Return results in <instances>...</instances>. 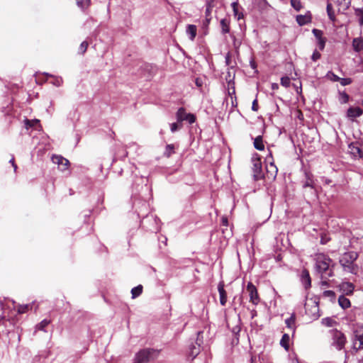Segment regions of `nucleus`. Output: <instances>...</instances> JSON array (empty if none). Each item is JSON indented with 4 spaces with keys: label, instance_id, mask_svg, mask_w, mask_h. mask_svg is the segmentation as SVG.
Here are the masks:
<instances>
[{
    "label": "nucleus",
    "instance_id": "1",
    "mask_svg": "<svg viewBox=\"0 0 363 363\" xmlns=\"http://www.w3.org/2000/svg\"><path fill=\"white\" fill-rule=\"evenodd\" d=\"M160 219L152 214H146L140 220V226L146 231L157 233L160 229Z\"/></svg>",
    "mask_w": 363,
    "mask_h": 363
},
{
    "label": "nucleus",
    "instance_id": "2",
    "mask_svg": "<svg viewBox=\"0 0 363 363\" xmlns=\"http://www.w3.org/2000/svg\"><path fill=\"white\" fill-rule=\"evenodd\" d=\"M332 263V259L328 255L323 253L316 255L315 267L317 272L321 274V279H323V274L330 269Z\"/></svg>",
    "mask_w": 363,
    "mask_h": 363
},
{
    "label": "nucleus",
    "instance_id": "3",
    "mask_svg": "<svg viewBox=\"0 0 363 363\" xmlns=\"http://www.w3.org/2000/svg\"><path fill=\"white\" fill-rule=\"evenodd\" d=\"M133 208L134 213H136L138 218L141 220L149 213V205L145 200L141 199L139 197L134 196L133 198Z\"/></svg>",
    "mask_w": 363,
    "mask_h": 363
},
{
    "label": "nucleus",
    "instance_id": "4",
    "mask_svg": "<svg viewBox=\"0 0 363 363\" xmlns=\"http://www.w3.org/2000/svg\"><path fill=\"white\" fill-rule=\"evenodd\" d=\"M155 352L154 349L145 348L139 350L134 357V363H147Z\"/></svg>",
    "mask_w": 363,
    "mask_h": 363
},
{
    "label": "nucleus",
    "instance_id": "5",
    "mask_svg": "<svg viewBox=\"0 0 363 363\" xmlns=\"http://www.w3.org/2000/svg\"><path fill=\"white\" fill-rule=\"evenodd\" d=\"M176 118L179 123L187 121L189 124H193L196 122V116L191 113H187L184 108H179L176 113Z\"/></svg>",
    "mask_w": 363,
    "mask_h": 363
},
{
    "label": "nucleus",
    "instance_id": "6",
    "mask_svg": "<svg viewBox=\"0 0 363 363\" xmlns=\"http://www.w3.org/2000/svg\"><path fill=\"white\" fill-rule=\"evenodd\" d=\"M331 333L333 340V345L338 350H341L342 349H343L346 343L345 335L342 332L337 330V329L332 330Z\"/></svg>",
    "mask_w": 363,
    "mask_h": 363
},
{
    "label": "nucleus",
    "instance_id": "7",
    "mask_svg": "<svg viewBox=\"0 0 363 363\" xmlns=\"http://www.w3.org/2000/svg\"><path fill=\"white\" fill-rule=\"evenodd\" d=\"M358 256V253L354 251L345 252L340 259V264L342 267H345L349 264H354Z\"/></svg>",
    "mask_w": 363,
    "mask_h": 363
},
{
    "label": "nucleus",
    "instance_id": "8",
    "mask_svg": "<svg viewBox=\"0 0 363 363\" xmlns=\"http://www.w3.org/2000/svg\"><path fill=\"white\" fill-rule=\"evenodd\" d=\"M348 151L354 160L363 158V150L358 142H352L348 145Z\"/></svg>",
    "mask_w": 363,
    "mask_h": 363
},
{
    "label": "nucleus",
    "instance_id": "9",
    "mask_svg": "<svg viewBox=\"0 0 363 363\" xmlns=\"http://www.w3.org/2000/svg\"><path fill=\"white\" fill-rule=\"evenodd\" d=\"M253 162V177L255 181H258L264 177V174L262 170V165L260 159H252Z\"/></svg>",
    "mask_w": 363,
    "mask_h": 363
},
{
    "label": "nucleus",
    "instance_id": "10",
    "mask_svg": "<svg viewBox=\"0 0 363 363\" xmlns=\"http://www.w3.org/2000/svg\"><path fill=\"white\" fill-rule=\"evenodd\" d=\"M320 188L318 185L302 188L303 194L306 199L315 201L318 197V194Z\"/></svg>",
    "mask_w": 363,
    "mask_h": 363
},
{
    "label": "nucleus",
    "instance_id": "11",
    "mask_svg": "<svg viewBox=\"0 0 363 363\" xmlns=\"http://www.w3.org/2000/svg\"><path fill=\"white\" fill-rule=\"evenodd\" d=\"M246 290L249 293L250 301L254 305H257L260 299L255 286L252 282H249L247 285Z\"/></svg>",
    "mask_w": 363,
    "mask_h": 363
},
{
    "label": "nucleus",
    "instance_id": "12",
    "mask_svg": "<svg viewBox=\"0 0 363 363\" xmlns=\"http://www.w3.org/2000/svg\"><path fill=\"white\" fill-rule=\"evenodd\" d=\"M363 114V109L359 106H350L346 112V117L350 121L354 122L355 118L360 117Z\"/></svg>",
    "mask_w": 363,
    "mask_h": 363
},
{
    "label": "nucleus",
    "instance_id": "13",
    "mask_svg": "<svg viewBox=\"0 0 363 363\" xmlns=\"http://www.w3.org/2000/svg\"><path fill=\"white\" fill-rule=\"evenodd\" d=\"M302 188L318 185L317 180L315 179L314 175L309 171H304V177L301 182Z\"/></svg>",
    "mask_w": 363,
    "mask_h": 363
},
{
    "label": "nucleus",
    "instance_id": "14",
    "mask_svg": "<svg viewBox=\"0 0 363 363\" xmlns=\"http://www.w3.org/2000/svg\"><path fill=\"white\" fill-rule=\"evenodd\" d=\"M53 163L58 164L61 171H65L69 165V161L62 155H53L51 157Z\"/></svg>",
    "mask_w": 363,
    "mask_h": 363
},
{
    "label": "nucleus",
    "instance_id": "15",
    "mask_svg": "<svg viewBox=\"0 0 363 363\" xmlns=\"http://www.w3.org/2000/svg\"><path fill=\"white\" fill-rule=\"evenodd\" d=\"M312 33L317 40V45L320 50H323L327 41L326 38L323 37V32L321 30L313 28Z\"/></svg>",
    "mask_w": 363,
    "mask_h": 363
},
{
    "label": "nucleus",
    "instance_id": "16",
    "mask_svg": "<svg viewBox=\"0 0 363 363\" xmlns=\"http://www.w3.org/2000/svg\"><path fill=\"white\" fill-rule=\"evenodd\" d=\"M340 291L346 296H351L354 293V285L349 281H344L337 286Z\"/></svg>",
    "mask_w": 363,
    "mask_h": 363
},
{
    "label": "nucleus",
    "instance_id": "17",
    "mask_svg": "<svg viewBox=\"0 0 363 363\" xmlns=\"http://www.w3.org/2000/svg\"><path fill=\"white\" fill-rule=\"evenodd\" d=\"M301 281L306 290H308L311 286V278L309 272L304 269L301 274Z\"/></svg>",
    "mask_w": 363,
    "mask_h": 363
},
{
    "label": "nucleus",
    "instance_id": "18",
    "mask_svg": "<svg viewBox=\"0 0 363 363\" xmlns=\"http://www.w3.org/2000/svg\"><path fill=\"white\" fill-rule=\"evenodd\" d=\"M267 177L269 179H275L277 175L278 169L273 162L266 167Z\"/></svg>",
    "mask_w": 363,
    "mask_h": 363
},
{
    "label": "nucleus",
    "instance_id": "19",
    "mask_svg": "<svg viewBox=\"0 0 363 363\" xmlns=\"http://www.w3.org/2000/svg\"><path fill=\"white\" fill-rule=\"evenodd\" d=\"M218 290L220 296V303L221 306H225L227 302V293L224 289L223 282H220L218 286Z\"/></svg>",
    "mask_w": 363,
    "mask_h": 363
},
{
    "label": "nucleus",
    "instance_id": "20",
    "mask_svg": "<svg viewBox=\"0 0 363 363\" xmlns=\"http://www.w3.org/2000/svg\"><path fill=\"white\" fill-rule=\"evenodd\" d=\"M296 314L293 313L291 316L285 320L286 325L288 328L292 330V335H294L296 331V326H295V322H296Z\"/></svg>",
    "mask_w": 363,
    "mask_h": 363
},
{
    "label": "nucleus",
    "instance_id": "21",
    "mask_svg": "<svg viewBox=\"0 0 363 363\" xmlns=\"http://www.w3.org/2000/svg\"><path fill=\"white\" fill-rule=\"evenodd\" d=\"M231 7L233 9V15L235 18H237L238 21H240V19L244 18V14L242 12L239 11V3L238 1H233L231 4Z\"/></svg>",
    "mask_w": 363,
    "mask_h": 363
},
{
    "label": "nucleus",
    "instance_id": "22",
    "mask_svg": "<svg viewBox=\"0 0 363 363\" xmlns=\"http://www.w3.org/2000/svg\"><path fill=\"white\" fill-rule=\"evenodd\" d=\"M352 48L354 52H360L363 50V39L355 38L352 40Z\"/></svg>",
    "mask_w": 363,
    "mask_h": 363
},
{
    "label": "nucleus",
    "instance_id": "23",
    "mask_svg": "<svg viewBox=\"0 0 363 363\" xmlns=\"http://www.w3.org/2000/svg\"><path fill=\"white\" fill-rule=\"evenodd\" d=\"M128 156V152L126 149L122 148L121 150H118L114 153V156L113 158V162H115L117 160H123Z\"/></svg>",
    "mask_w": 363,
    "mask_h": 363
},
{
    "label": "nucleus",
    "instance_id": "24",
    "mask_svg": "<svg viewBox=\"0 0 363 363\" xmlns=\"http://www.w3.org/2000/svg\"><path fill=\"white\" fill-rule=\"evenodd\" d=\"M186 33L189 35V38L191 40H194L196 36L197 28L195 25L189 24L186 26Z\"/></svg>",
    "mask_w": 363,
    "mask_h": 363
},
{
    "label": "nucleus",
    "instance_id": "25",
    "mask_svg": "<svg viewBox=\"0 0 363 363\" xmlns=\"http://www.w3.org/2000/svg\"><path fill=\"white\" fill-rule=\"evenodd\" d=\"M339 306L342 309H347L351 306V302L349 298H346L344 295H340L338 298Z\"/></svg>",
    "mask_w": 363,
    "mask_h": 363
},
{
    "label": "nucleus",
    "instance_id": "26",
    "mask_svg": "<svg viewBox=\"0 0 363 363\" xmlns=\"http://www.w3.org/2000/svg\"><path fill=\"white\" fill-rule=\"evenodd\" d=\"M220 25L221 27V33L223 34H226L230 33V20L225 18H222L220 21Z\"/></svg>",
    "mask_w": 363,
    "mask_h": 363
},
{
    "label": "nucleus",
    "instance_id": "27",
    "mask_svg": "<svg viewBox=\"0 0 363 363\" xmlns=\"http://www.w3.org/2000/svg\"><path fill=\"white\" fill-rule=\"evenodd\" d=\"M35 304V301H33L30 303L27 304H23V305H18L17 308V314H23L29 310H31L33 308V306Z\"/></svg>",
    "mask_w": 363,
    "mask_h": 363
},
{
    "label": "nucleus",
    "instance_id": "28",
    "mask_svg": "<svg viewBox=\"0 0 363 363\" xmlns=\"http://www.w3.org/2000/svg\"><path fill=\"white\" fill-rule=\"evenodd\" d=\"M201 346L196 345L193 342L189 346V355L194 359L200 353Z\"/></svg>",
    "mask_w": 363,
    "mask_h": 363
},
{
    "label": "nucleus",
    "instance_id": "29",
    "mask_svg": "<svg viewBox=\"0 0 363 363\" xmlns=\"http://www.w3.org/2000/svg\"><path fill=\"white\" fill-rule=\"evenodd\" d=\"M297 23L302 26L306 25L311 21V16H308L306 15H297L296 18Z\"/></svg>",
    "mask_w": 363,
    "mask_h": 363
},
{
    "label": "nucleus",
    "instance_id": "30",
    "mask_svg": "<svg viewBox=\"0 0 363 363\" xmlns=\"http://www.w3.org/2000/svg\"><path fill=\"white\" fill-rule=\"evenodd\" d=\"M290 336L287 333H284L280 340V345L286 350H289L290 347Z\"/></svg>",
    "mask_w": 363,
    "mask_h": 363
},
{
    "label": "nucleus",
    "instance_id": "31",
    "mask_svg": "<svg viewBox=\"0 0 363 363\" xmlns=\"http://www.w3.org/2000/svg\"><path fill=\"white\" fill-rule=\"evenodd\" d=\"M254 147L257 150H264V145L263 143L262 136L258 135L254 139Z\"/></svg>",
    "mask_w": 363,
    "mask_h": 363
},
{
    "label": "nucleus",
    "instance_id": "32",
    "mask_svg": "<svg viewBox=\"0 0 363 363\" xmlns=\"http://www.w3.org/2000/svg\"><path fill=\"white\" fill-rule=\"evenodd\" d=\"M43 74L46 77V79L48 77H52V78H54V80L51 82L54 86L59 87V86H60L62 85V77H55V76H54V75H52L51 74H49L48 72H44V73H43Z\"/></svg>",
    "mask_w": 363,
    "mask_h": 363
},
{
    "label": "nucleus",
    "instance_id": "33",
    "mask_svg": "<svg viewBox=\"0 0 363 363\" xmlns=\"http://www.w3.org/2000/svg\"><path fill=\"white\" fill-rule=\"evenodd\" d=\"M327 14L328 18L332 21H335L336 17L331 3L328 2L326 6Z\"/></svg>",
    "mask_w": 363,
    "mask_h": 363
},
{
    "label": "nucleus",
    "instance_id": "34",
    "mask_svg": "<svg viewBox=\"0 0 363 363\" xmlns=\"http://www.w3.org/2000/svg\"><path fill=\"white\" fill-rule=\"evenodd\" d=\"M50 323V320L48 319H44L40 323L36 325L35 328L38 330H42L44 332H46L45 328L48 326V325Z\"/></svg>",
    "mask_w": 363,
    "mask_h": 363
},
{
    "label": "nucleus",
    "instance_id": "35",
    "mask_svg": "<svg viewBox=\"0 0 363 363\" xmlns=\"http://www.w3.org/2000/svg\"><path fill=\"white\" fill-rule=\"evenodd\" d=\"M354 14L358 18V23L360 26H363V8L354 9Z\"/></svg>",
    "mask_w": 363,
    "mask_h": 363
},
{
    "label": "nucleus",
    "instance_id": "36",
    "mask_svg": "<svg viewBox=\"0 0 363 363\" xmlns=\"http://www.w3.org/2000/svg\"><path fill=\"white\" fill-rule=\"evenodd\" d=\"M142 292H143V286L142 285L140 284L135 287H133L131 289L132 298H135L138 297L142 294Z\"/></svg>",
    "mask_w": 363,
    "mask_h": 363
},
{
    "label": "nucleus",
    "instance_id": "37",
    "mask_svg": "<svg viewBox=\"0 0 363 363\" xmlns=\"http://www.w3.org/2000/svg\"><path fill=\"white\" fill-rule=\"evenodd\" d=\"M339 101L340 104H344L349 102L350 97L345 91H339Z\"/></svg>",
    "mask_w": 363,
    "mask_h": 363
},
{
    "label": "nucleus",
    "instance_id": "38",
    "mask_svg": "<svg viewBox=\"0 0 363 363\" xmlns=\"http://www.w3.org/2000/svg\"><path fill=\"white\" fill-rule=\"evenodd\" d=\"M323 296L326 298H329L331 302L335 301L336 294L333 291L326 290L323 293Z\"/></svg>",
    "mask_w": 363,
    "mask_h": 363
},
{
    "label": "nucleus",
    "instance_id": "39",
    "mask_svg": "<svg viewBox=\"0 0 363 363\" xmlns=\"http://www.w3.org/2000/svg\"><path fill=\"white\" fill-rule=\"evenodd\" d=\"M321 323L323 325L327 327H333L335 324L337 323L335 320L330 317L323 318Z\"/></svg>",
    "mask_w": 363,
    "mask_h": 363
},
{
    "label": "nucleus",
    "instance_id": "40",
    "mask_svg": "<svg viewBox=\"0 0 363 363\" xmlns=\"http://www.w3.org/2000/svg\"><path fill=\"white\" fill-rule=\"evenodd\" d=\"M174 152V146L172 144H169L166 145L165 151L164 155L169 157Z\"/></svg>",
    "mask_w": 363,
    "mask_h": 363
},
{
    "label": "nucleus",
    "instance_id": "41",
    "mask_svg": "<svg viewBox=\"0 0 363 363\" xmlns=\"http://www.w3.org/2000/svg\"><path fill=\"white\" fill-rule=\"evenodd\" d=\"M345 271L349 272L351 274H355L357 273V270L358 269V267L355 264H349L346 266L345 267H342Z\"/></svg>",
    "mask_w": 363,
    "mask_h": 363
},
{
    "label": "nucleus",
    "instance_id": "42",
    "mask_svg": "<svg viewBox=\"0 0 363 363\" xmlns=\"http://www.w3.org/2000/svg\"><path fill=\"white\" fill-rule=\"evenodd\" d=\"M326 77L331 80L332 82H339L340 81V77L335 74L332 71H328Z\"/></svg>",
    "mask_w": 363,
    "mask_h": 363
},
{
    "label": "nucleus",
    "instance_id": "43",
    "mask_svg": "<svg viewBox=\"0 0 363 363\" xmlns=\"http://www.w3.org/2000/svg\"><path fill=\"white\" fill-rule=\"evenodd\" d=\"M291 5L296 11H299L302 8L300 0H291Z\"/></svg>",
    "mask_w": 363,
    "mask_h": 363
},
{
    "label": "nucleus",
    "instance_id": "44",
    "mask_svg": "<svg viewBox=\"0 0 363 363\" xmlns=\"http://www.w3.org/2000/svg\"><path fill=\"white\" fill-rule=\"evenodd\" d=\"M182 123H179L177 121V122L172 123L170 124V130L172 133H174V132L179 130V129L182 128Z\"/></svg>",
    "mask_w": 363,
    "mask_h": 363
},
{
    "label": "nucleus",
    "instance_id": "45",
    "mask_svg": "<svg viewBox=\"0 0 363 363\" xmlns=\"http://www.w3.org/2000/svg\"><path fill=\"white\" fill-rule=\"evenodd\" d=\"M88 46L89 43H87V41H83L79 45V53L82 55L84 54L87 50Z\"/></svg>",
    "mask_w": 363,
    "mask_h": 363
},
{
    "label": "nucleus",
    "instance_id": "46",
    "mask_svg": "<svg viewBox=\"0 0 363 363\" xmlns=\"http://www.w3.org/2000/svg\"><path fill=\"white\" fill-rule=\"evenodd\" d=\"M77 4L79 7L82 8V9H84L89 6L90 0H78L77 1Z\"/></svg>",
    "mask_w": 363,
    "mask_h": 363
},
{
    "label": "nucleus",
    "instance_id": "47",
    "mask_svg": "<svg viewBox=\"0 0 363 363\" xmlns=\"http://www.w3.org/2000/svg\"><path fill=\"white\" fill-rule=\"evenodd\" d=\"M291 84L290 78L287 76L281 78V84L284 87H289Z\"/></svg>",
    "mask_w": 363,
    "mask_h": 363
},
{
    "label": "nucleus",
    "instance_id": "48",
    "mask_svg": "<svg viewBox=\"0 0 363 363\" xmlns=\"http://www.w3.org/2000/svg\"><path fill=\"white\" fill-rule=\"evenodd\" d=\"M203 343V332L199 331L197 332V337L195 341V345L201 346V345Z\"/></svg>",
    "mask_w": 363,
    "mask_h": 363
},
{
    "label": "nucleus",
    "instance_id": "49",
    "mask_svg": "<svg viewBox=\"0 0 363 363\" xmlns=\"http://www.w3.org/2000/svg\"><path fill=\"white\" fill-rule=\"evenodd\" d=\"M39 123V121L38 120H34V121H30L28 119H26L25 120V125H26V128L27 129H28L29 128H31L33 126H34V125L35 123Z\"/></svg>",
    "mask_w": 363,
    "mask_h": 363
},
{
    "label": "nucleus",
    "instance_id": "50",
    "mask_svg": "<svg viewBox=\"0 0 363 363\" xmlns=\"http://www.w3.org/2000/svg\"><path fill=\"white\" fill-rule=\"evenodd\" d=\"M0 307H1V310L3 311L2 319H6V309H5V306L3 303V301H1V300H0ZM7 317H8V320L10 321L11 319V316L8 315Z\"/></svg>",
    "mask_w": 363,
    "mask_h": 363
},
{
    "label": "nucleus",
    "instance_id": "51",
    "mask_svg": "<svg viewBox=\"0 0 363 363\" xmlns=\"http://www.w3.org/2000/svg\"><path fill=\"white\" fill-rule=\"evenodd\" d=\"M339 82L340 83V84L342 86H347V85H349L350 84H352V79L351 78H341L340 77V81H339Z\"/></svg>",
    "mask_w": 363,
    "mask_h": 363
},
{
    "label": "nucleus",
    "instance_id": "52",
    "mask_svg": "<svg viewBox=\"0 0 363 363\" xmlns=\"http://www.w3.org/2000/svg\"><path fill=\"white\" fill-rule=\"evenodd\" d=\"M355 339H357L359 342V347L356 349V351H357L358 350L363 348V333L359 335H355Z\"/></svg>",
    "mask_w": 363,
    "mask_h": 363
},
{
    "label": "nucleus",
    "instance_id": "53",
    "mask_svg": "<svg viewBox=\"0 0 363 363\" xmlns=\"http://www.w3.org/2000/svg\"><path fill=\"white\" fill-rule=\"evenodd\" d=\"M320 57H321V54L317 50H315L311 55V60L313 62H315L318 60H319L320 58Z\"/></svg>",
    "mask_w": 363,
    "mask_h": 363
},
{
    "label": "nucleus",
    "instance_id": "54",
    "mask_svg": "<svg viewBox=\"0 0 363 363\" xmlns=\"http://www.w3.org/2000/svg\"><path fill=\"white\" fill-rule=\"evenodd\" d=\"M225 65L227 66H230L231 67H233V66H231V63H232V55L230 54V52H228L225 57Z\"/></svg>",
    "mask_w": 363,
    "mask_h": 363
},
{
    "label": "nucleus",
    "instance_id": "55",
    "mask_svg": "<svg viewBox=\"0 0 363 363\" xmlns=\"http://www.w3.org/2000/svg\"><path fill=\"white\" fill-rule=\"evenodd\" d=\"M211 13V6L208 3V0H207V1H206V11H205V13H206V17L210 16Z\"/></svg>",
    "mask_w": 363,
    "mask_h": 363
},
{
    "label": "nucleus",
    "instance_id": "56",
    "mask_svg": "<svg viewBox=\"0 0 363 363\" xmlns=\"http://www.w3.org/2000/svg\"><path fill=\"white\" fill-rule=\"evenodd\" d=\"M143 69L145 71H148V75L147 76V77H150L151 76V69H152V66H150V65H144L142 66Z\"/></svg>",
    "mask_w": 363,
    "mask_h": 363
},
{
    "label": "nucleus",
    "instance_id": "57",
    "mask_svg": "<svg viewBox=\"0 0 363 363\" xmlns=\"http://www.w3.org/2000/svg\"><path fill=\"white\" fill-rule=\"evenodd\" d=\"M334 276V272L333 271V269L330 267V269L326 272V273L323 274V279L327 277H332Z\"/></svg>",
    "mask_w": 363,
    "mask_h": 363
},
{
    "label": "nucleus",
    "instance_id": "58",
    "mask_svg": "<svg viewBox=\"0 0 363 363\" xmlns=\"http://www.w3.org/2000/svg\"><path fill=\"white\" fill-rule=\"evenodd\" d=\"M258 108H259V106H258L257 100V99H255L252 101V110L253 111H258Z\"/></svg>",
    "mask_w": 363,
    "mask_h": 363
},
{
    "label": "nucleus",
    "instance_id": "59",
    "mask_svg": "<svg viewBox=\"0 0 363 363\" xmlns=\"http://www.w3.org/2000/svg\"><path fill=\"white\" fill-rule=\"evenodd\" d=\"M221 223H222L223 225L228 226V220L227 217H225V216L222 217Z\"/></svg>",
    "mask_w": 363,
    "mask_h": 363
},
{
    "label": "nucleus",
    "instance_id": "60",
    "mask_svg": "<svg viewBox=\"0 0 363 363\" xmlns=\"http://www.w3.org/2000/svg\"><path fill=\"white\" fill-rule=\"evenodd\" d=\"M329 282H330L329 280H322L320 281V284L322 286L329 287L330 286Z\"/></svg>",
    "mask_w": 363,
    "mask_h": 363
},
{
    "label": "nucleus",
    "instance_id": "61",
    "mask_svg": "<svg viewBox=\"0 0 363 363\" xmlns=\"http://www.w3.org/2000/svg\"><path fill=\"white\" fill-rule=\"evenodd\" d=\"M250 65L252 69H256L257 67V64L256 62L254 61V60H251L250 62Z\"/></svg>",
    "mask_w": 363,
    "mask_h": 363
},
{
    "label": "nucleus",
    "instance_id": "62",
    "mask_svg": "<svg viewBox=\"0 0 363 363\" xmlns=\"http://www.w3.org/2000/svg\"><path fill=\"white\" fill-rule=\"evenodd\" d=\"M271 86L272 90H277L279 89V84L277 83H272Z\"/></svg>",
    "mask_w": 363,
    "mask_h": 363
},
{
    "label": "nucleus",
    "instance_id": "63",
    "mask_svg": "<svg viewBox=\"0 0 363 363\" xmlns=\"http://www.w3.org/2000/svg\"><path fill=\"white\" fill-rule=\"evenodd\" d=\"M210 21H211V18H208V17H206V18L203 21V26L207 27L208 26V24L210 23Z\"/></svg>",
    "mask_w": 363,
    "mask_h": 363
},
{
    "label": "nucleus",
    "instance_id": "64",
    "mask_svg": "<svg viewBox=\"0 0 363 363\" xmlns=\"http://www.w3.org/2000/svg\"><path fill=\"white\" fill-rule=\"evenodd\" d=\"M195 83H196L197 86H202V82L199 79H196Z\"/></svg>",
    "mask_w": 363,
    "mask_h": 363
}]
</instances>
